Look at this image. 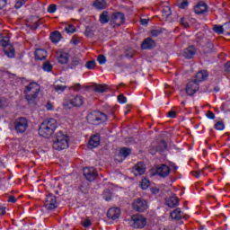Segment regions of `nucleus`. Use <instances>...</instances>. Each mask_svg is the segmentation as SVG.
I'll return each instance as SVG.
<instances>
[{
  "label": "nucleus",
  "instance_id": "nucleus-1",
  "mask_svg": "<svg viewBox=\"0 0 230 230\" xmlns=\"http://www.w3.org/2000/svg\"><path fill=\"white\" fill-rule=\"evenodd\" d=\"M58 123L57 119H46L40 125L38 129L39 136L41 137H51L53 134H55V130H57Z\"/></svg>",
  "mask_w": 230,
  "mask_h": 230
},
{
  "label": "nucleus",
  "instance_id": "nucleus-2",
  "mask_svg": "<svg viewBox=\"0 0 230 230\" xmlns=\"http://www.w3.org/2000/svg\"><path fill=\"white\" fill-rule=\"evenodd\" d=\"M25 99L28 103H37L39 102V93H40V85L36 82H32L25 86L23 91Z\"/></svg>",
  "mask_w": 230,
  "mask_h": 230
},
{
  "label": "nucleus",
  "instance_id": "nucleus-3",
  "mask_svg": "<svg viewBox=\"0 0 230 230\" xmlns=\"http://www.w3.org/2000/svg\"><path fill=\"white\" fill-rule=\"evenodd\" d=\"M52 146L54 150H66V148H69V137L62 131L58 132Z\"/></svg>",
  "mask_w": 230,
  "mask_h": 230
},
{
  "label": "nucleus",
  "instance_id": "nucleus-4",
  "mask_svg": "<svg viewBox=\"0 0 230 230\" xmlns=\"http://www.w3.org/2000/svg\"><path fill=\"white\" fill-rule=\"evenodd\" d=\"M87 121L92 125H100V123H103V121H107L108 117L107 114L100 111H93L87 115Z\"/></svg>",
  "mask_w": 230,
  "mask_h": 230
},
{
  "label": "nucleus",
  "instance_id": "nucleus-5",
  "mask_svg": "<svg viewBox=\"0 0 230 230\" xmlns=\"http://www.w3.org/2000/svg\"><path fill=\"white\" fill-rule=\"evenodd\" d=\"M84 105V97L82 95H75L63 102V106L66 109H73V107H82Z\"/></svg>",
  "mask_w": 230,
  "mask_h": 230
},
{
  "label": "nucleus",
  "instance_id": "nucleus-6",
  "mask_svg": "<svg viewBox=\"0 0 230 230\" xmlns=\"http://www.w3.org/2000/svg\"><path fill=\"white\" fill-rule=\"evenodd\" d=\"M130 226L134 229H143L146 226V217L141 214L133 215L131 217Z\"/></svg>",
  "mask_w": 230,
  "mask_h": 230
},
{
  "label": "nucleus",
  "instance_id": "nucleus-7",
  "mask_svg": "<svg viewBox=\"0 0 230 230\" xmlns=\"http://www.w3.org/2000/svg\"><path fill=\"white\" fill-rule=\"evenodd\" d=\"M14 130L17 134H24L28 130V119L24 117L16 119L13 122Z\"/></svg>",
  "mask_w": 230,
  "mask_h": 230
},
{
  "label": "nucleus",
  "instance_id": "nucleus-8",
  "mask_svg": "<svg viewBox=\"0 0 230 230\" xmlns=\"http://www.w3.org/2000/svg\"><path fill=\"white\" fill-rule=\"evenodd\" d=\"M133 210L138 213H143L148 209V202L141 198H137L133 200L131 204Z\"/></svg>",
  "mask_w": 230,
  "mask_h": 230
},
{
  "label": "nucleus",
  "instance_id": "nucleus-9",
  "mask_svg": "<svg viewBox=\"0 0 230 230\" xmlns=\"http://www.w3.org/2000/svg\"><path fill=\"white\" fill-rule=\"evenodd\" d=\"M44 208H46L48 211H53V209L58 208V202L57 201V196H55V194L49 193L47 195L44 201Z\"/></svg>",
  "mask_w": 230,
  "mask_h": 230
},
{
  "label": "nucleus",
  "instance_id": "nucleus-10",
  "mask_svg": "<svg viewBox=\"0 0 230 230\" xmlns=\"http://www.w3.org/2000/svg\"><path fill=\"white\" fill-rule=\"evenodd\" d=\"M167 146H168V144H166V141L164 140H162L159 143L154 142L149 147V153L152 155H155L157 152H164V149H166Z\"/></svg>",
  "mask_w": 230,
  "mask_h": 230
},
{
  "label": "nucleus",
  "instance_id": "nucleus-11",
  "mask_svg": "<svg viewBox=\"0 0 230 230\" xmlns=\"http://www.w3.org/2000/svg\"><path fill=\"white\" fill-rule=\"evenodd\" d=\"M123 22H125V14H123V13L119 12L112 14L111 24L113 26V28L121 26Z\"/></svg>",
  "mask_w": 230,
  "mask_h": 230
},
{
  "label": "nucleus",
  "instance_id": "nucleus-12",
  "mask_svg": "<svg viewBox=\"0 0 230 230\" xmlns=\"http://www.w3.org/2000/svg\"><path fill=\"white\" fill-rule=\"evenodd\" d=\"M84 177H85L86 181L89 182H93V181H96L98 177V172L95 168L93 167H85L83 170Z\"/></svg>",
  "mask_w": 230,
  "mask_h": 230
},
{
  "label": "nucleus",
  "instance_id": "nucleus-13",
  "mask_svg": "<svg viewBox=\"0 0 230 230\" xmlns=\"http://www.w3.org/2000/svg\"><path fill=\"white\" fill-rule=\"evenodd\" d=\"M199 89H200V85L199 84V83H197V81L195 80H191L188 82L185 92L189 96H193V94H195V93H197Z\"/></svg>",
  "mask_w": 230,
  "mask_h": 230
},
{
  "label": "nucleus",
  "instance_id": "nucleus-14",
  "mask_svg": "<svg viewBox=\"0 0 230 230\" xmlns=\"http://www.w3.org/2000/svg\"><path fill=\"white\" fill-rule=\"evenodd\" d=\"M27 28L30 30H37L40 24H42V20L39 16H31L27 19L25 22Z\"/></svg>",
  "mask_w": 230,
  "mask_h": 230
},
{
  "label": "nucleus",
  "instance_id": "nucleus-15",
  "mask_svg": "<svg viewBox=\"0 0 230 230\" xmlns=\"http://www.w3.org/2000/svg\"><path fill=\"white\" fill-rule=\"evenodd\" d=\"M170 167L166 164H160L158 167H156L155 172H154V175H158L159 177H168L170 175Z\"/></svg>",
  "mask_w": 230,
  "mask_h": 230
},
{
  "label": "nucleus",
  "instance_id": "nucleus-16",
  "mask_svg": "<svg viewBox=\"0 0 230 230\" xmlns=\"http://www.w3.org/2000/svg\"><path fill=\"white\" fill-rule=\"evenodd\" d=\"M145 172H146V165L143 162H138L132 168V173H134L136 177L139 175H145Z\"/></svg>",
  "mask_w": 230,
  "mask_h": 230
},
{
  "label": "nucleus",
  "instance_id": "nucleus-17",
  "mask_svg": "<svg viewBox=\"0 0 230 230\" xmlns=\"http://www.w3.org/2000/svg\"><path fill=\"white\" fill-rule=\"evenodd\" d=\"M56 58L59 64H67L69 62V54L66 52L58 51Z\"/></svg>",
  "mask_w": 230,
  "mask_h": 230
},
{
  "label": "nucleus",
  "instance_id": "nucleus-18",
  "mask_svg": "<svg viewBox=\"0 0 230 230\" xmlns=\"http://www.w3.org/2000/svg\"><path fill=\"white\" fill-rule=\"evenodd\" d=\"M121 210L119 208H111L108 210L107 217L111 220H117V218H119Z\"/></svg>",
  "mask_w": 230,
  "mask_h": 230
},
{
  "label": "nucleus",
  "instance_id": "nucleus-19",
  "mask_svg": "<svg viewBox=\"0 0 230 230\" xmlns=\"http://www.w3.org/2000/svg\"><path fill=\"white\" fill-rule=\"evenodd\" d=\"M165 205L168 208H177L179 206V198L177 195H172L165 199Z\"/></svg>",
  "mask_w": 230,
  "mask_h": 230
},
{
  "label": "nucleus",
  "instance_id": "nucleus-20",
  "mask_svg": "<svg viewBox=\"0 0 230 230\" xmlns=\"http://www.w3.org/2000/svg\"><path fill=\"white\" fill-rule=\"evenodd\" d=\"M155 48V41L152 38H146L141 44L142 49H154Z\"/></svg>",
  "mask_w": 230,
  "mask_h": 230
},
{
  "label": "nucleus",
  "instance_id": "nucleus-21",
  "mask_svg": "<svg viewBox=\"0 0 230 230\" xmlns=\"http://www.w3.org/2000/svg\"><path fill=\"white\" fill-rule=\"evenodd\" d=\"M197 53V49L193 46H190L183 51V57L190 60V58H193L195 57V54Z\"/></svg>",
  "mask_w": 230,
  "mask_h": 230
},
{
  "label": "nucleus",
  "instance_id": "nucleus-22",
  "mask_svg": "<svg viewBox=\"0 0 230 230\" xmlns=\"http://www.w3.org/2000/svg\"><path fill=\"white\" fill-rule=\"evenodd\" d=\"M194 12L198 15H200L202 13H206L208 12V4L204 2H199L195 7H194Z\"/></svg>",
  "mask_w": 230,
  "mask_h": 230
},
{
  "label": "nucleus",
  "instance_id": "nucleus-23",
  "mask_svg": "<svg viewBox=\"0 0 230 230\" xmlns=\"http://www.w3.org/2000/svg\"><path fill=\"white\" fill-rule=\"evenodd\" d=\"M208 76L209 74H208V71L201 70L196 74L194 81L200 84V82H204Z\"/></svg>",
  "mask_w": 230,
  "mask_h": 230
},
{
  "label": "nucleus",
  "instance_id": "nucleus-24",
  "mask_svg": "<svg viewBox=\"0 0 230 230\" xmlns=\"http://www.w3.org/2000/svg\"><path fill=\"white\" fill-rule=\"evenodd\" d=\"M88 145L92 148H96V146H100V135L92 136L88 142Z\"/></svg>",
  "mask_w": 230,
  "mask_h": 230
},
{
  "label": "nucleus",
  "instance_id": "nucleus-25",
  "mask_svg": "<svg viewBox=\"0 0 230 230\" xmlns=\"http://www.w3.org/2000/svg\"><path fill=\"white\" fill-rule=\"evenodd\" d=\"M46 57H48V52L45 49H38L35 51V58L36 60H46Z\"/></svg>",
  "mask_w": 230,
  "mask_h": 230
},
{
  "label": "nucleus",
  "instance_id": "nucleus-26",
  "mask_svg": "<svg viewBox=\"0 0 230 230\" xmlns=\"http://www.w3.org/2000/svg\"><path fill=\"white\" fill-rule=\"evenodd\" d=\"M61 40H62V34L60 33V31H55L50 34V40L54 44H58V42H60Z\"/></svg>",
  "mask_w": 230,
  "mask_h": 230
},
{
  "label": "nucleus",
  "instance_id": "nucleus-27",
  "mask_svg": "<svg viewBox=\"0 0 230 230\" xmlns=\"http://www.w3.org/2000/svg\"><path fill=\"white\" fill-rule=\"evenodd\" d=\"M182 216L183 214L181 208H176L170 214V217L172 220H181L182 218Z\"/></svg>",
  "mask_w": 230,
  "mask_h": 230
},
{
  "label": "nucleus",
  "instance_id": "nucleus-28",
  "mask_svg": "<svg viewBox=\"0 0 230 230\" xmlns=\"http://www.w3.org/2000/svg\"><path fill=\"white\" fill-rule=\"evenodd\" d=\"M130 154H132V150L130 148L122 147L119 152V157H121V160L127 159Z\"/></svg>",
  "mask_w": 230,
  "mask_h": 230
},
{
  "label": "nucleus",
  "instance_id": "nucleus-29",
  "mask_svg": "<svg viewBox=\"0 0 230 230\" xmlns=\"http://www.w3.org/2000/svg\"><path fill=\"white\" fill-rule=\"evenodd\" d=\"M4 53L8 58H13V57H15V49L11 45L4 49Z\"/></svg>",
  "mask_w": 230,
  "mask_h": 230
},
{
  "label": "nucleus",
  "instance_id": "nucleus-30",
  "mask_svg": "<svg viewBox=\"0 0 230 230\" xmlns=\"http://www.w3.org/2000/svg\"><path fill=\"white\" fill-rule=\"evenodd\" d=\"M213 31H215V33H217V35H222L224 32L226 33V29H225V25H213L212 28Z\"/></svg>",
  "mask_w": 230,
  "mask_h": 230
},
{
  "label": "nucleus",
  "instance_id": "nucleus-31",
  "mask_svg": "<svg viewBox=\"0 0 230 230\" xmlns=\"http://www.w3.org/2000/svg\"><path fill=\"white\" fill-rule=\"evenodd\" d=\"M105 4H107L105 0H95L93 3V6L97 8V10H103V8H105Z\"/></svg>",
  "mask_w": 230,
  "mask_h": 230
},
{
  "label": "nucleus",
  "instance_id": "nucleus-32",
  "mask_svg": "<svg viewBox=\"0 0 230 230\" xmlns=\"http://www.w3.org/2000/svg\"><path fill=\"white\" fill-rule=\"evenodd\" d=\"M109 13H107L106 11L102 12V13L100 15V22L101 24H107V22H109Z\"/></svg>",
  "mask_w": 230,
  "mask_h": 230
},
{
  "label": "nucleus",
  "instance_id": "nucleus-33",
  "mask_svg": "<svg viewBox=\"0 0 230 230\" xmlns=\"http://www.w3.org/2000/svg\"><path fill=\"white\" fill-rule=\"evenodd\" d=\"M140 187L142 190H148V188H150V180L146 178L142 179Z\"/></svg>",
  "mask_w": 230,
  "mask_h": 230
},
{
  "label": "nucleus",
  "instance_id": "nucleus-34",
  "mask_svg": "<svg viewBox=\"0 0 230 230\" xmlns=\"http://www.w3.org/2000/svg\"><path fill=\"white\" fill-rule=\"evenodd\" d=\"M0 46H2L3 48H8L10 45V38L8 36L4 37L1 40H0Z\"/></svg>",
  "mask_w": 230,
  "mask_h": 230
},
{
  "label": "nucleus",
  "instance_id": "nucleus-35",
  "mask_svg": "<svg viewBox=\"0 0 230 230\" xmlns=\"http://www.w3.org/2000/svg\"><path fill=\"white\" fill-rule=\"evenodd\" d=\"M93 89L95 93H105V91H107V86L103 84H96Z\"/></svg>",
  "mask_w": 230,
  "mask_h": 230
},
{
  "label": "nucleus",
  "instance_id": "nucleus-36",
  "mask_svg": "<svg viewBox=\"0 0 230 230\" xmlns=\"http://www.w3.org/2000/svg\"><path fill=\"white\" fill-rule=\"evenodd\" d=\"M65 31L66 33H75V31H76V27L73 24H68L65 27Z\"/></svg>",
  "mask_w": 230,
  "mask_h": 230
},
{
  "label": "nucleus",
  "instance_id": "nucleus-37",
  "mask_svg": "<svg viewBox=\"0 0 230 230\" xmlns=\"http://www.w3.org/2000/svg\"><path fill=\"white\" fill-rule=\"evenodd\" d=\"M43 70L48 71L49 73V71L53 70V66L51 65V63H49V61H46L45 63H43Z\"/></svg>",
  "mask_w": 230,
  "mask_h": 230
},
{
  "label": "nucleus",
  "instance_id": "nucleus-38",
  "mask_svg": "<svg viewBox=\"0 0 230 230\" xmlns=\"http://www.w3.org/2000/svg\"><path fill=\"white\" fill-rule=\"evenodd\" d=\"M103 199L104 200H107L109 202V200H111L112 199V194H111V190H106L103 191Z\"/></svg>",
  "mask_w": 230,
  "mask_h": 230
},
{
  "label": "nucleus",
  "instance_id": "nucleus-39",
  "mask_svg": "<svg viewBox=\"0 0 230 230\" xmlns=\"http://www.w3.org/2000/svg\"><path fill=\"white\" fill-rule=\"evenodd\" d=\"M178 6L184 10V8L188 7V0H178Z\"/></svg>",
  "mask_w": 230,
  "mask_h": 230
},
{
  "label": "nucleus",
  "instance_id": "nucleus-40",
  "mask_svg": "<svg viewBox=\"0 0 230 230\" xmlns=\"http://www.w3.org/2000/svg\"><path fill=\"white\" fill-rule=\"evenodd\" d=\"M84 35L85 37H93L94 35V31H93L92 27H86Z\"/></svg>",
  "mask_w": 230,
  "mask_h": 230
},
{
  "label": "nucleus",
  "instance_id": "nucleus-41",
  "mask_svg": "<svg viewBox=\"0 0 230 230\" xmlns=\"http://www.w3.org/2000/svg\"><path fill=\"white\" fill-rule=\"evenodd\" d=\"M170 15H172V9L170 7H166L163 11V17H165V19H168V17H170Z\"/></svg>",
  "mask_w": 230,
  "mask_h": 230
},
{
  "label": "nucleus",
  "instance_id": "nucleus-42",
  "mask_svg": "<svg viewBox=\"0 0 230 230\" xmlns=\"http://www.w3.org/2000/svg\"><path fill=\"white\" fill-rule=\"evenodd\" d=\"M95 66L96 62L94 60H90L86 62L85 67H87V69H94Z\"/></svg>",
  "mask_w": 230,
  "mask_h": 230
},
{
  "label": "nucleus",
  "instance_id": "nucleus-43",
  "mask_svg": "<svg viewBox=\"0 0 230 230\" xmlns=\"http://www.w3.org/2000/svg\"><path fill=\"white\" fill-rule=\"evenodd\" d=\"M226 126L224 125L223 121H218L215 124L216 130H224Z\"/></svg>",
  "mask_w": 230,
  "mask_h": 230
},
{
  "label": "nucleus",
  "instance_id": "nucleus-44",
  "mask_svg": "<svg viewBox=\"0 0 230 230\" xmlns=\"http://www.w3.org/2000/svg\"><path fill=\"white\" fill-rule=\"evenodd\" d=\"M66 86H63V85H60V84H56L54 86V89H55L56 93H64V91H66Z\"/></svg>",
  "mask_w": 230,
  "mask_h": 230
},
{
  "label": "nucleus",
  "instance_id": "nucleus-45",
  "mask_svg": "<svg viewBox=\"0 0 230 230\" xmlns=\"http://www.w3.org/2000/svg\"><path fill=\"white\" fill-rule=\"evenodd\" d=\"M105 111H106L107 114H110V116H112V118L114 119V113H115L114 108H112L111 106H107Z\"/></svg>",
  "mask_w": 230,
  "mask_h": 230
},
{
  "label": "nucleus",
  "instance_id": "nucleus-46",
  "mask_svg": "<svg viewBox=\"0 0 230 230\" xmlns=\"http://www.w3.org/2000/svg\"><path fill=\"white\" fill-rule=\"evenodd\" d=\"M181 26H183V28H190V23H188V21H186V18L182 17L180 20Z\"/></svg>",
  "mask_w": 230,
  "mask_h": 230
},
{
  "label": "nucleus",
  "instance_id": "nucleus-47",
  "mask_svg": "<svg viewBox=\"0 0 230 230\" xmlns=\"http://www.w3.org/2000/svg\"><path fill=\"white\" fill-rule=\"evenodd\" d=\"M49 13H55L57 12V4H52L48 8Z\"/></svg>",
  "mask_w": 230,
  "mask_h": 230
},
{
  "label": "nucleus",
  "instance_id": "nucleus-48",
  "mask_svg": "<svg viewBox=\"0 0 230 230\" xmlns=\"http://www.w3.org/2000/svg\"><path fill=\"white\" fill-rule=\"evenodd\" d=\"M97 61L99 62V64L103 65L105 64V62H107V58L103 55H99V57L97 58Z\"/></svg>",
  "mask_w": 230,
  "mask_h": 230
},
{
  "label": "nucleus",
  "instance_id": "nucleus-49",
  "mask_svg": "<svg viewBox=\"0 0 230 230\" xmlns=\"http://www.w3.org/2000/svg\"><path fill=\"white\" fill-rule=\"evenodd\" d=\"M134 57V49H129L126 50V58H132Z\"/></svg>",
  "mask_w": 230,
  "mask_h": 230
},
{
  "label": "nucleus",
  "instance_id": "nucleus-50",
  "mask_svg": "<svg viewBox=\"0 0 230 230\" xmlns=\"http://www.w3.org/2000/svg\"><path fill=\"white\" fill-rule=\"evenodd\" d=\"M161 33H163V31H161V30H152L151 31L152 37H159V35H161Z\"/></svg>",
  "mask_w": 230,
  "mask_h": 230
},
{
  "label": "nucleus",
  "instance_id": "nucleus-51",
  "mask_svg": "<svg viewBox=\"0 0 230 230\" xmlns=\"http://www.w3.org/2000/svg\"><path fill=\"white\" fill-rule=\"evenodd\" d=\"M25 4H26V2L24 0L17 1L14 5V8H16V10H19V8H21Z\"/></svg>",
  "mask_w": 230,
  "mask_h": 230
},
{
  "label": "nucleus",
  "instance_id": "nucleus-52",
  "mask_svg": "<svg viewBox=\"0 0 230 230\" xmlns=\"http://www.w3.org/2000/svg\"><path fill=\"white\" fill-rule=\"evenodd\" d=\"M167 117L168 118H172V119H174V118H177V112L173 110H171L168 113H167Z\"/></svg>",
  "mask_w": 230,
  "mask_h": 230
},
{
  "label": "nucleus",
  "instance_id": "nucleus-53",
  "mask_svg": "<svg viewBox=\"0 0 230 230\" xmlns=\"http://www.w3.org/2000/svg\"><path fill=\"white\" fill-rule=\"evenodd\" d=\"M118 101L119 103H127V97L123 96V94H119L118 96Z\"/></svg>",
  "mask_w": 230,
  "mask_h": 230
},
{
  "label": "nucleus",
  "instance_id": "nucleus-54",
  "mask_svg": "<svg viewBox=\"0 0 230 230\" xmlns=\"http://www.w3.org/2000/svg\"><path fill=\"white\" fill-rule=\"evenodd\" d=\"M79 64H80V59L78 58L73 59L71 63V69H73L74 67H76V66H78Z\"/></svg>",
  "mask_w": 230,
  "mask_h": 230
},
{
  "label": "nucleus",
  "instance_id": "nucleus-55",
  "mask_svg": "<svg viewBox=\"0 0 230 230\" xmlns=\"http://www.w3.org/2000/svg\"><path fill=\"white\" fill-rule=\"evenodd\" d=\"M93 223H91V220L89 219H85L84 221L82 222V226L84 227H91Z\"/></svg>",
  "mask_w": 230,
  "mask_h": 230
},
{
  "label": "nucleus",
  "instance_id": "nucleus-56",
  "mask_svg": "<svg viewBox=\"0 0 230 230\" xmlns=\"http://www.w3.org/2000/svg\"><path fill=\"white\" fill-rule=\"evenodd\" d=\"M225 33L230 35V22L225 23Z\"/></svg>",
  "mask_w": 230,
  "mask_h": 230
},
{
  "label": "nucleus",
  "instance_id": "nucleus-57",
  "mask_svg": "<svg viewBox=\"0 0 230 230\" xmlns=\"http://www.w3.org/2000/svg\"><path fill=\"white\" fill-rule=\"evenodd\" d=\"M150 191L153 193V195H157L161 190L157 187H151Z\"/></svg>",
  "mask_w": 230,
  "mask_h": 230
},
{
  "label": "nucleus",
  "instance_id": "nucleus-58",
  "mask_svg": "<svg viewBox=\"0 0 230 230\" xmlns=\"http://www.w3.org/2000/svg\"><path fill=\"white\" fill-rule=\"evenodd\" d=\"M207 118H208V119H215V113L211 111H207Z\"/></svg>",
  "mask_w": 230,
  "mask_h": 230
},
{
  "label": "nucleus",
  "instance_id": "nucleus-59",
  "mask_svg": "<svg viewBox=\"0 0 230 230\" xmlns=\"http://www.w3.org/2000/svg\"><path fill=\"white\" fill-rule=\"evenodd\" d=\"M191 173L194 177L199 178V177H200V173H202V171H193V172H191Z\"/></svg>",
  "mask_w": 230,
  "mask_h": 230
},
{
  "label": "nucleus",
  "instance_id": "nucleus-60",
  "mask_svg": "<svg viewBox=\"0 0 230 230\" xmlns=\"http://www.w3.org/2000/svg\"><path fill=\"white\" fill-rule=\"evenodd\" d=\"M6 105V99L0 97V107H4Z\"/></svg>",
  "mask_w": 230,
  "mask_h": 230
},
{
  "label": "nucleus",
  "instance_id": "nucleus-61",
  "mask_svg": "<svg viewBox=\"0 0 230 230\" xmlns=\"http://www.w3.org/2000/svg\"><path fill=\"white\" fill-rule=\"evenodd\" d=\"M8 202H12L13 204H15L17 202V199H15L14 196H10L8 198Z\"/></svg>",
  "mask_w": 230,
  "mask_h": 230
},
{
  "label": "nucleus",
  "instance_id": "nucleus-62",
  "mask_svg": "<svg viewBox=\"0 0 230 230\" xmlns=\"http://www.w3.org/2000/svg\"><path fill=\"white\" fill-rule=\"evenodd\" d=\"M6 0H0V10H3L6 6Z\"/></svg>",
  "mask_w": 230,
  "mask_h": 230
},
{
  "label": "nucleus",
  "instance_id": "nucleus-63",
  "mask_svg": "<svg viewBox=\"0 0 230 230\" xmlns=\"http://www.w3.org/2000/svg\"><path fill=\"white\" fill-rule=\"evenodd\" d=\"M47 111H53V104L51 102H48L46 105Z\"/></svg>",
  "mask_w": 230,
  "mask_h": 230
},
{
  "label": "nucleus",
  "instance_id": "nucleus-64",
  "mask_svg": "<svg viewBox=\"0 0 230 230\" xmlns=\"http://www.w3.org/2000/svg\"><path fill=\"white\" fill-rule=\"evenodd\" d=\"M225 69L226 71L230 73V61L226 62V64L225 65Z\"/></svg>",
  "mask_w": 230,
  "mask_h": 230
}]
</instances>
